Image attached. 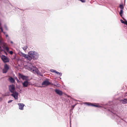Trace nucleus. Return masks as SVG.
Wrapping results in <instances>:
<instances>
[{
	"label": "nucleus",
	"instance_id": "20",
	"mask_svg": "<svg viewBox=\"0 0 127 127\" xmlns=\"http://www.w3.org/2000/svg\"><path fill=\"white\" fill-rule=\"evenodd\" d=\"M123 13V10L121 9L120 13V14L121 16H122V14Z\"/></svg>",
	"mask_w": 127,
	"mask_h": 127
},
{
	"label": "nucleus",
	"instance_id": "25",
	"mask_svg": "<svg viewBox=\"0 0 127 127\" xmlns=\"http://www.w3.org/2000/svg\"><path fill=\"white\" fill-rule=\"evenodd\" d=\"M13 100H9L8 102V103H10Z\"/></svg>",
	"mask_w": 127,
	"mask_h": 127
},
{
	"label": "nucleus",
	"instance_id": "22",
	"mask_svg": "<svg viewBox=\"0 0 127 127\" xmlns=\"http://www.w3.org/2000/svg\"><path fill=\"white\" fill-rule=\"evenodd\" d=\"M8 42H10L11 44H13V42L12 41H10V39L9 40H8Z\"/></svg>",
	"mask_w": 127,
	"mask_h": 127
},
{
	"label": "nucleus",
	"instance_id": "11",
	"mask_svg": "<svg viewBox=\"0 0 127 127\" xmlns=\"http://www.w3.org/2000/svg\"><path fill=\"white\" fill-rule=\"evenodd\" d=\"M23 86L24 87H27L29 85V82L28 81H26L22 83Z\"/></svg>",
	"mask_w": 127,
	"mask_h": 127
},
{
	"label": "nucleus",
	"instance_id": "8",
	"mask_svg": "<svg viewBox=\"0 0 127 127\" xmlns=\"http://www.w3.org/2000/svg\"><path fill=\"white\" fill-rule=\"evenodd\" d=\"M9 89L11 93H13L15 90V86L13 85L9 86Z\"/></svg>",
	"mask_w": 127,
	"mask_h": 127
},
{
	"label": "nucleus",
	"instance_id": "14",
	"mask_svg": "<svg viewBox=\"0 0 127 127\" xmlns=\"http://www.w3.org/2000/svg\"><path fill=\"white\" fill-rule=\"evenodd\" d=\"M120 101L123 104L127 103L126 99L125 98L124 99L121 100Z\"/></svg>",
	"mask_w": 127,
	"mask_h": 127
},
{
	"label": "nucleus",
	"instance_id": "17",
	"mask_svg": "<svg viewBox=\"0 0 127 127\" xmlns=\"http://www.w3.org/2000/svg\"><path fill=\"white\" fill-rule=\"evenodd\" d=\"M4 28L6 30H8V28L7 26L5 24L3 26Z\"/></svg>",
	"mask_w": 127,
	"mask_h": 127
},
{
	"label": "nucleus",
	"instance_id": "28",
	"mask_svg": "<svg viewBox=\"0 0 127 127\" xmlns=\"http://www.w3.org/2000/svg\"><path fill=\"white\" fill-rule=\"evenodd\" d=\"M127 103V99H126Z\"/></svg>",
	"mask_w": 127,
	"mask_h": 127
},
{
	"label": "nucleus",
	"instance_id": "24",
	"mask_svg": "<svg viewBox=\"0 0 127 127\" xmlns=\"http://www.w3.org/2000/svg\"><path fill=\"white\" fill-rule=\"evenodd\" d=\"M9 53L12 55L13 54V52L12 51H10L9 52Z\"/></svg>",
	"mask_w": 127,
	"mask_h": 127
},
{
	"label": "nucleus",
	"instance_id": "7",
	"mask_svg": "<svg viewBox=\"0 0 127 127\" xmlns=\"http://www.w3.org/2000/svg\"><path fill=\"white\" fill-rule=\"evenodd\" d=\"M19 76L20 78L22 79L23 80H27L28 79V77L24 76L21 74H19Z\"/></svg>",
	"mask_w": 127,
	"mask_h": 127
},
{
	"label": "nucleus",
	"instance_id": "1",
	"mask_svg": "<svg viewBox=\"0 0 127 127\" xmlns=\"http://www.w3.org/2000/svg\"><path fill=\"white\" fill-rule=\"evenodd\" d=\"M20 55L29 61L31 60L32 58L34 60H36L38 58L39 55L36 52L31 51L29 52L28 55L25 54L22 52L20 53Z\"/></svg>",
	"mask_w": 127,
	"mask_h": 127
},
{
	"label": "nucleus",
	"instance_id": "15",
	"mask_svg": "<svg viewBox=\"0 0 127 127\" xmlns=\"http://www.w3.org/2000/svg\"><path fill=\"white\" fill-rule=\"evenodd\" d=\"M10 81L12 83H13L14 82V80L12 77H10L9 78Z\"/></svg>",
	"mask_w": 127,
	"mask_h": 127
},
{
	"label": "nucleus",
	"instance_id": "26",
	"mask_svg": "<svg viewBox=\"0 0 127 127\" xmlns=\"http://www.w3.org/2000/svg\"><path fill=\"white\" fill-rule=\"evenodd\" d=\"M121 21V22L122 23H124V21H123L122 20H120Z\"/></svg>",
	"mask_w": 127,
	"mask_h": 127
},
{
	"label": "nucleus",
	"instance_id": "16",
	"mask_svg": "<svg viewBox=\"0 0 127 127\" xmlns=\"http://www.w3.org/2000/svg\"><path fill=\"white\" fill-rule=\"evenodd\" d=\"M3 33L5 35L6 39L8 40H9L10 39V37L8 36V35L5 33V32H3Z\"/></svg>",
	"mask_w": 127,
	"mask_h": 127
},
{
	"label": "nucleus",
	"instance_id": "3",
	"mask_svg": "<svg viewBox=\"0 0 127 127\" xmlns=\"http://www.w3.org/2000/svg\"><path fill=\"white\" fill-rule=\"evenodd\" d=\"M0 56L2 60L4 63L9 62L8 58L6 56L3 55H1V52L0 53Z\"/></svg>",
	"mask_w": 127,
	"mask_h": 127
},
{
	"label": "nucleus",
	"instance_id": "29",
	"mask_svg": "<svg viewBox=\"0 0 127 127\" xmlns=\"http://www.w3.org/2000/svg\"><path fill=\"white\" fill-rule=\"evenodd\" d=\"M17 77H15V79L17 80Z\"/></svg>",
	"mask_w": 127,
	"mask_h": 127
},
{
	"label": "nucleus",
	"instance_id": "12",
	"mask_svg": "<svg viewBox=\"0 0 127 127\" xmlns=\"http://www.w3.org/2000/svg\"><path fill=\"white\" fill-rule=\"evenodd\" d=\"M18 105L19 106V109L21 110H23V108L25 105L22 103H19Z\"/></svg>",
	"mask_w": 127,
	"mask_h": 127
},
{
	"label": "nucleus",
	"instance_id": "5",
	"mask_svg": "<svg viewBox=\"0 0 127 127\" xmlns=\"http://www.w3.org/2000/svg\"><path fill=\"white\" fill-rule=\"evenodd\" d=\"M84 104L86 105H87L88 106H94L95 107H101V106L98 105V104H96V105L93 104L91 103H90L89 102H85L84 103Z\"/></svg>",
	"mask_w": 127,
	"mask_h": 127
},
{
	"label": "nucleus",
	"instance_id": "21",
	"mask_svg": "<svg viewBox=\"0 0 127 127\" xmlns=\"http://www.w3.org/2000/svg\"><path fill=\"white\" fill-rule=\"evenodd\" d=\"M124 20H125L124 23H123L127 25V21L125 19H124Z\"/></svg>",
	"mask_w": 127,
	"mask_h": 127
},
{
	"label": "nucleus",
	"instance_id": "13",
	"mask_svg": "<svg viewBox=\"0 0 127 127\" xmlns=\"http://www.w3.org/2000/svg\"><path fill=\"white\" fill-rule=\"evenodd\" d=\"M55 92L58 94L60 95H62L63 94L62 91L58 89H56L55 90Z\"/></svg>",
	"mask_w": 127,
	"mask_h": 127
},
{
	"label": "nucleus",
	"instance_id": "23",
	"mask_svg": "<svg viewBox=\"0 0 127 127\" xmlns=\"http://www.w3.org/2000/svg\"><path fill=\"white\" fill-rule=\"evenodd\" d=\"M81 1V2H85V0H79Z\"/></svg>",
	"mask_w": 127,
	"mask_h": 127
},
{
	"label": "nucleus",
	"instance_id": "6",
	"mask_svg": "<svg viewBox=\"0 0 127 127\" xmlns=\"http://www.w3.org/2000/svg\"><path fill=\"white\" fill-rule=\"evenodd\" d=\"M51 84L47 80H46L44 81L42 83V85L43 86V87L47 86Z\"/></svg>",
	"mask_w": 127,
	"mask_h": 127
},
{
	"label": "nucleus",
	"instance_id": "2",
	"mask_svg": "<svg viewBox=\"0 0 127 127\" xmlns=\"http://www.w3.org/2000/svg\"><path fill=\"white\" fill-rule=\"evenodd\" d=\"M26 68L34 73H36L37 74L40 73V72L37 68L35 67H33L32 64L31 63H30L29 65L26 66Z\"/></svg>",
	"mask_w": 127,
	"mask_h": 127
},
{
	"label": "nucleus",
	"instance_id": "9",
	"mask_svg": "<svg viewBox=\"0 0 127 127\" xmlns=\"http://www.w3.org/2000/svg\"><path fill=\"white\" fill-rule=\"evenodd\" d=\"M13 93L11 95L15 99H17L18 98V92H15Z\"/></svg>",
	"mask_w": 127,
	"mask_h": 127
},
{
	"label": "nucleus",
	"instance_id": "4",
	"mask_svg": "<svg viewBox=\"0 0 127 127\" xmlns=\"http://www.w3.org/2000/svg\"><path fill=\"white\" fill-rule=\"evenodd\" d=\"M9 69V66L6 64H5L4 66V68L2 70L3 73H6Z\"/></svg>",
	"mask_w": 127,
	"mask_h": 127
},
{
	"label": "nucleus",
	"instance_id": "19",
	"mask_svg": "<svg viewBox=\"0 0 127 127\" xmlns=\"http://www.w3.org/2000/svg\"><path fill=\"white\" fill-rule=\"evenodd\" d=\"M120 7L121 9L123 10V9L124 8V7L122 4H121L120 5Z\"/></svg>",
	"mask_w": 127,
	"mask_h": 127
},
{
	"label": "nucleus",
	"instance_id": "10",
	"mask_svg": "<svg viewBox=\"0 0 127 127\" xmlns=\"http://www.w3.org/2000/svg\"><path fill=\"white\" fill-rule=\"evenodd\" d=\"M50 71L52 72L55 73L56 74L59 75L60 76H61L62 75V73H61L55 70L51 69L50 70Z\"/></svg>",
	"mask_w": 127,
	"mask_h": 127
},
{
	"label": "nucleus",
	"instance_id": "27",
	"mask_svg": "<svg viewBox=\"0 0 127 127\" xmlns=\"http://www.w3.org/2000/svg\"><path fill=\"white\" fill-rule=\"evenodd\" d=\"M17 82H18V81H19V80L18 79V78H17V80H16Z\"/></svg>",
	"mask_w": 127,
	"mask_h": 127
},
{
	"label": "nucleus",
	"instance_id": "18",
	"mask_svg": "<svg viewBox=\"0 0 127 127\" xmlns=\"http://www.w3.org/2000/svg\"><path fill=\"white\" fill-rule=\"evenodd\" d=\"M28 48V47L27 46H24L23 48V49L24 51L26 50L27 48Z\"/></svg>",
	"mask_w": 127,
	"mask_h": 127
}]
</instances>
